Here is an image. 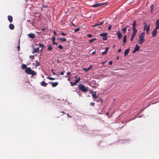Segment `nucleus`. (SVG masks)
Segmentation results:
<instances>
[{
	"label": "nucleus",
	"instance_id": "obj_18",
	"mask_svg": "<svg viewBox=\"0 0 159 159\" xmlns=\"http://www.w3.org/2000/svg\"><path fill=\"white\" fill-rule=\"evenodd\" d=\"M41 86L44 87H46L47 86L48 84L46 83L44 81H42L40 83Z\"/></svg>",
	"mask_w": 159,
	"mask_h": 159
},
{
	"label": "nucleus",
	"instance_id": "obj_33",
	"mask_svg": "<svg viewBox=\"0 0 159 159\" xmlns=\"http://www.w3.org/2000/svg\"><path fill=\"white\" fill-rule=\"evenodd\" d=\"M96 38H94V39H90L89 40V42L90 43H92L93 42V41H94V40H96Z\"/></svg>",
	"mask_w": 159,
	"mask_h": 159
},
{
	"label": "nucleus",
	"instance_id": "obj_14",
	"mask_svg": "<svg viewBox=\"0 0 159 159\" xmlns=\"http://www.w3.org/2000/svg\"><path fill=\"white\" fill-rule=\"evenodd\" d=\"M8 21L10 22L11 23L13 21V18L10 15H9L8 16Z\"/></svg>",
	"mask_w": 159,
	"mask_h": 159
},
{
	"label": "nucleus",
	"instance_id": "obj_22",
	"mask_svg": "<svg viewBox=\"0 0 159 159\" xmlns=\"http://www.w3.org/2000/svg\"><path fill=\"white\" fill-rule=\"evenodd\" d=\"M103 22H104L103 21H102V22H97L96 23V24L93 26V27H95L96 26H98V25H102L103 24Z\"/></svg>",
	"mask_w": 159,
	"mask_h": 159
},
{
	"label": "nucleus",
	"instance_id": "obj_52",
	"mask_svg": "<svg viewBox=\"0 0 159 159\" xmlns=\"http://www.w3.org/2000/svg\"><path fill=\"white\" fill-rule=\"evenodd\" d=\"M136 51H136V50L134 49L133 51V53H135L136 52Z\"/></svg>",
	"mask_w": 159,
	"mask_h": 159
},
{
	"label": "nucleus",
	"instance_id": "obj_11",
	"mask_svg": "<svg viewBox=\"0 0 159 159\" xmlns=\"http://www.w3.org/2000/svg\"><path fill=\"white\" fill-rule=\"evenodd\" d=\"M157 30L154 29L153 30L152 33V36L153 37H154L157 35Z\"/></svg>",
	"mask_w": 159,
	"mask_h": 159
},
{
	"label": "nucleus",
	"instance_id": "obj_64",
	"mask_svg": "<svg viewBox=\"0 0 159 159\" xmlns=\"http://www.w3.org/2000/svg\"><path fill=\"white\" fill-rule=\"evenodd\" d=\"M28 22H30V20H28Z\"/></svg>",
	"mask_w": 159,
	"mask_h": 159
},
{
	"label": "nucleus",
	"instance_id": "obj_2",
	"mask_svg": "<svg viewBox=\"0 0 159 159\" xmlns=\"http://www.w3.org/2000/svg\"><path fill=\"white\" fill-rule=\"evenodd\" d=\"M145 33L142 32L139 35V39L138 41V43L139 44H142L144 42L145 40Z\"/></svg>",
	"mask_w": 159,
	"mask_h": 159
},
{
	"label": "nucleus",
	"instance_id": "obj_25",
	"mask_svg": "<svg viewBox=\"0 0 159 159\" xmlns=\"http://www.w3.org/2000/svg\"><path fill=\"white\" fill-rule=\"evenodd\" d=\"M35 66L37 67L40 66V64L39 62L38 61V60L36 61L35 62Z\"/></svg>",
	"mask_w": 159,
	"mask_h": 159
},
{
	"label": "nucleus",
	"instance_id": "obj_39",
	"mask_svg": "<svg viewBox=\"0 0 159 159\" xmlns=\"http://www.w3.org/2000/svg\"><path fill=\"white\" fill-rule=\"evenodd\" d=\"M52 40L53 42L55 41V37L54 36H53L52 37Z\"/></svg>",
	"mask_w": 159,
	"mask_h": 159
},
{
	"label": "nucleus",
	"instance_id": "obj_16",
	"mask_svg": "<svg viewBox=\"0 0 159 159\" xmlns=\"http://www.w3.org/2000/svg\"><path fill=\"white\" fill-rule=\"evenodd\" d=\"M92 97L94 99H96L98 98V96L96 95V92H94V93L92 94Z\"/></svg>",
	"mask_w": 159,
	"mask_h": 159
},
{
	"label": "nucleus",
	"instance_id": "obj_30",
	"mask_svg": "<svg viewBox=\"0 0 159 159\" xmlns=\"http://www.w3.org/2000/svg\"><path fill=\"white\" fill-rule=\"evenodd\" d=\"M127 29V27H125L122 29L121 30L124 32V34H125L126 33Z\"/></svg>",
	"mask_w": 159,
	"mask_h": 159
},
{
	"label": "nucleus",
	"instance_id": "obj_23",
	"mask_svg": "<svg viewBox=\"0 0 159 159\" xmlns=\"http://www.w3.org/2000/svg\"><path fill=\"white\" fill-rule=\"evenodd\" d=\"M140 47L139 46L138 44H136L135 48V49L137 51H138L139 50Z\"/></svg>",
	"mask_w": 159,
	"mask_h": 159
},
{
	"label": "nucleus",
	"instance_id": "obj_62",
	"mask_svg": "<svg viewBox=\"0 0 159 159\" xmlns=\"http://www.w3.org/2000/svg\"><path fill=\"white\" fill-rule=\"evenodd\" d=\"M61 113H63V114H64L65 113V112L63 111H61Z\"/></svg>",
	"mask_w": 159,
	"mask_h": 159
},
{
	"label": "nucleus",
	"instance_id": "obj_41",
	"mask_svg": "<svg viewBox=\"0 0 159 159\" xmlns=\"http://www.w3.org/2000/svg\"><path fill=\"white\" fill-rule=\"evenodd\" d=\"M67 76H65L64 77H68V75H71L70 74V72H67Z\"/></svg>",
	"mask_w": 159,
	"mask_h": 159
},
{
	"label": "nucleus",
	"instance_id": "obj_61",
	"mask_svg": "<svg viewBox=\"0 0 159 159\" xmlns=\"http://www.w3.org/2000/svg\"><path fill=\"white\" fill-rule=\"evenodd\" d=\"M68 80L69 81L70 80V78H69L68 79Z\"/></svg>",
	"mask_w": 159,
	"mask_h": 159
},
{
	"label": "nucleus",
	"instance_id": "obj_6",
	"mask_svg": "<svg viewBox=\"0 0 159 159\" xmlns=\"http://www.w3.org/2000/svg\"><path fill=\"white\" fill-rule=\"evenodd\" d=\"M99 36L101 37H103L102 39L104 40H107V34L106 33L100 34Z\"/></svg>",
	"mask_w": 159,
	"mask_h": 159
},
{
	"label": "nucleus",
	"instance_id": "obj_27",
	"mask_svg": "<svg viewBox=\"0 0 159 159\" xmlns=\"http://www.w3.org/2000/svg\"><path fill=\"white\" fill-rule=\"evenodd\" d=\"M126 35H125L123 37V42H126Z\"/></svg>",
	"mask_w": 159,
	"mask_h": 159
},
{
	"label": "nucleus",
	"instance_id": "obj_4",
	"mask_svg": "<svg viewBox=\"0 0 159 159\" xmlns=\"http://www.w3.org/2000/svg\"><path fill=\"white\" fill-rule=\"evenodd\" d=\"M144 27L143 30H146L147 34H149L150 29L149 25H147L145 24V23H144Z\"/></svg>",
	"mask_w": 159,
	"mask_h": 159
},
{
	"label": "nucleus",
	"instance_id": "obj_7",
	"mask_svg": "<svg viewBox=\"0 0 159 159\" xmlns=\"http://www.w3.org/2000/svg\"><path fill=\"white\" fill-rule=\"evenodd\" d=\"M136 25V21L135 20H134L133 21V27L132 29V30L137 31V29L135 28Z\"/></svg>",
	"mask_w": 159,
	"mask_h": 159
},
{
	"label": "nucleus",
	"instance_id": "obj_1",
	"mask_svg": "<svg viewBox=\"0 0 159 159\" xmlns=\"http://www.w3.org/2000/svg\"><path fill=\"white\" fill-rule=\"evenodd\" d=\"M25 73L28 75H36V73L34 70H32L30 67L26 68L25 70Z\"/></svg>",
	"mask_w": 159,
	"mask_h": 159
},
{
	"label": "nucleus",
	"instance_id": "obj_28",
	"mask_svg": "<svg viewBox=\"0 0 159 159\" xmlns=\"http://www.w3.org/2000/svg\"><path fill=\"white\" fill-rule=\"evenodd\" d=\"M39 48H34V52L33 53L37 52L39 51Z\"/></svg>",
	"mask_w": 159,
	"mask_h": 159
},
{
	"label": "nucleus",
	"instance_id": "obj_32",
	"mask_svg": "<svg viewBox=\"0 0 159 159\" xmlns=\"http://www.w3.org/2000/svg\"><path fill=\"white\" fill-rule=\"evenodd\" d=\"M96 101L98 102H100L101 103H102L103 101V100L101 99L100 98H99L98 99H97L96 100Z\"/></svg>",
	"mask_w": 159,
	"mask_h": 159
},
{
	"label": "nucleus",
	"instance_id": "obj_46",
	"mask_svg": "<svg viewBox=\"0 0 159 159\" xmlns=\"http://www.w3.org/2000/svg\"><path fill=\"white\" fill-rule=\"evenodd\" d=\"M88 36L89 38H91L92 37V35L90 34H88Z\"/></svg>",
	"mask_w": 159,
	"mask_h": 159
},
{
	"label": "nucleus",
	"instance_id": "obj_24",
	"mask_svg": "<svg viewBox=\"0 0 159 159\" xmlns=\"http://www.w3.org/2000/svg\"><path fill=\"white\" fill-rule=\"evenodd\" d=\"M52 49V46L51 44H49L48 45V48L47 49V50L48 51H51Z\"/></svg>",
	"mask_w": 159,
	"mask_h": 159
},
{
	"label": "nucleus",
	"instance_id": "obj_36",
	"mask_svg": "<svg viewBox=\"0 0 159 159\" xmlns=\"http://www.w3.org/2000/svg\"><path fill=\"white\" fill-rule=\"evenodd\" d=\"M61 34L63 36L66 35L67 34L64 33L62 31L61 32Z\"/></svg>",
	"mask_w": 159,
	"mask_h": 159
},
{
	"label": "nucleus",
	"instance_id": "obj_37",
	"mask_svg": "<svg viewBox=\"0 0 159 159\" xmlns=\"http://www.w3.org/2000/svg\"><path fill=\"white\" fill-rule=\"evenodd\" d=\"M58 47L59 49H62L63 48V47L61 45H59Z\"/></svg>",
	"mask_w": 159,
	"mask_h": 159
},
{
	"label": "nucleus",
	"instance_id": "obj_54",
	"mask_svg": "<svg viewBox=\"0 0 159 159\" xmlns=\"http://www.w3.org/2000/svg\"><path fill=\"white\" fill-rule=\"evenodd\" d=\"M78 76L77 75H75V78L76 79L75 80H78Z\"/></svg>",
	"mask_w": 159,
	"mask_h": 159
},
{
	"label": "nucleus",
	"instance_id": "obj_47",
	"mask_svg": "<svg viewBox=\"0 0 159 159\" xmlns=\"http://www.w3.org/2000/svg\"><path fill=\"white\" fill-rule=\"evenodd\" d=\"M65 72V71H64L61 72V73H60V75H63V74H64V72Z\"/></svg>",
	"mask_w": 159,
	"mask_h": 159
},
{
	"label": "nucleus",
	"instance_id": "obj_20",
	"mask_svg": "<svg viewBox=\"0 0 159 159\" xmlns=\"http://www.w3.org/2000/svg\"><path fill=\"white\" fill-rule=\"evenodd\" d=\"M137 31L133 30V32L132 35L131 36V37L134 38L136 34Z\"/></svg>",
	"mask_w": 159,
	"mask_h": 159
},
{
	"label": "nucleus",
	"instance_id": "obj_40",
	"mask_svg": "<svg viewBox=\"0 0 159 159\" xmlns=\"http://www.w3.org/2000/svg\"><path fill=\"white\" fill-rule=\"evenodd\" d=\"M79 30H80L79 28H77V29H75V30H74L75 32H76L77 31H79Z\"/></svg>",
	"mask_w": 159,
	"mask_h": 159
},
{
	"label": "nucleus",
	"instance_id": "obj_5",
	"mask_svg": "<svg viewBox=\"0 0 159 159\" xmlns=\"http://www.w3.org/2000/svg\"><path fill=\"white\" fill-rule=\"evenodd\" d=\"M80 77H78V80H75V82H70V85L72 86H73L77 84L80 80Z\"/></svg>",
	"mask_w": 159,
	"mask_h": 159
},
{
	"label": "nucleus",
	"instance_id": "obj_29",
	"mask_svg": "<svg viewBox=\"0 0 159 159\" xmlns=\"http://www.w3.org/2000/svg\"><path fill=\"white\" fill-rule=\"evenodd\" d=\"M22 68L23 69H25L26 68H27V66L25 64H23L22 65Z\"/></svg>",
	"mask_w": 159,
	"mask_h": 159
},
{
	"label": "nucleus",
	"instance_id": "obj_17",
	"mask_svg": "<svg viewBox=\"0 0 159 159\" xmlns=\"http://www.w3.org/2000/svg\"><path fill=\"white\" fill-rule=\"evenodd\" d=\"M109 48L108 47H107L105 48V50L104 52H102V55H103L106 54L107 52H108V50H109Z\"/></svg>",
	"mask_w": 159,
	"mask_h": 159
},
{
	"label": "nucleus",
	"instance_id": "obj_26",
	"mask_svg": "<svg viewBox=\"0 0 159 159\" xmlns=\"http://www.w3.org/2000/svg\"><path fill=\"white\" fill-rule=\"evenodd\" d=\"M153 8H154V5L153 4H152L150 7V9H151L150 11H151V13H152Z\"/></svg>",
	"mask_w": 159,
	"mask_h": 159
},
{
	"label": "nucleus",
	"instance_id": "obj_35",
	"mask_svg": "<svg viewBox=\"0 0 159 159\" xmlns=\"http://www.w3.org/2000/svg\"><path fill=\"white\" fill-rule=\"evenodd\" d=\"M39 45L40 47H41L42 48L44 47V45L42 43H39Z\"/></svg>",
	"mask_w": 159,
	"mask_h": 159
},
{
	"label": "nucleus",
	"instance_id": "obj_34",
	"mask_svg": "<svg viewBox=\"0 0 159 159\" xmlns=\"http://www.w3.org/2000/svg\"><path fill=\"white\" fill-rule=\"evenodd\" d=\"M47 78V79H48L49 80H54L55 79V78H53L52 77H48Z\"/></svg>",
	"mask_w": 159,
	"mask_h": 159
},
{
	"label": "nucleus",
	"instance_id": "obj_59",
	"mask_svg": "<svg viewBox=\"0 0 159 159\" xmlns=\"http://www.w3.org/2000/svg\"><path fill=\"white\" fill-rule=\"evenodd\" d=\"M119 57L118 56H117V57H116V60H118V59H119Z\"/></svg>",
	"mask_w": 159,
	"mask_h": 159
},
{
	"label": "nucleus",
	"instance_id": "obj_21",
	"mask_svg": "<svg viewBox=\"0 0 159 159\" xmlns=\"http://www.w3.org/2000/svg\"><path fill=\"white\" fill-rule=\"evenodd\" d=\"M14 25L13 24H10L9 25V28L10 30H13L14 29Z\"/></svg>",
	"mask_w": 159,
	"mask_h": 159
},
{
	"label": "nucleus",
	"instance_id": "obj_60",
	"mask_svg": "<svg viewBox=\"0 0 159 159\" xmlns=\"http://www.w3.org/2000/svg\"><path fill=\"white\" fill-rule=\"evenodd\" d=\"M72 25L74 26H75V25H74L73 23H72Z\"/></svg>",
	"mask_w": 159,
	"mask_h": 159
},
{
	"label": "nucleus",
	"instance_id": "obj_45",
	"mask_svg": "<svg viewBox=\"0 0 159 159\" xmlns=\"http://www.w3.org/2000/svg\"><path fill=\"white\" fill-rule=\"evenodd\" d=\"M112 64V61H110L109 62V65H111Z\"/></svg>",
	"mask_w": 159,
	"mask_h": 159
},
{
	"label": "nucleus",
	"instance_id": "obj_19",
	"mask_svg": "<svg viewBox=\"0 0 159 159\" xmlns=\"http://www.w3.org/2000/svg\"><path fill=\"white\" fill-rule=\"evenodd\" d=\"M58 40L61 42H66V39L62 38H59L58 39Z\"/></svg>",
	"mask_w": 159,
	"mask_h": 159
},
{
	"label": "nucleus",
	"instance_id": "obj_56",
	"mask_svg": "<svg viewBox=\"0 0 159 159\" xmlns=\"http://www.w3.org/2000/svg\"><path fill=\"white\" fill-rule=\"evenodd\" d=\"M54 34L55 35H57L55 31L54 32Z\"/></svg>",
	"mask_w": 159,
	"mask_h": 159
},
{
	"label": "nucleus",
	"instance_id": "obj_51",
	"mask_svg": "<svg viewBox=\"0 0 159 159\" xmlns=\"http://www.w3.org/2000/svg\"><path fill=\"white\" fill-rule=\"evenodd\" d=\"M121 48H120V49H119L118 50V51H117V52H121Z\"/></svg>",
	"mask_w": 159,
	"mask_h": 159
},
{
	"label": "nucleus",
	"instance_id": "obj_42",
	"mask_svg": "<svg viewBox=\"0 0 159 159\" xmlns=\"http://www.w3.org/2000/svg\"><path fill=\"white\" fill-rule=\"evenodd\" d=\"M53 70H54L53 69H52L51 70V71L52 73L54 75H56V74H55V73L53 72Z\"/></svg>",
	"mask_w": 159,
	"mask_h": 159
},
{
	"label": "nucleus",
	"instance_id": "obj_48",
	"mask_svg": "<svg viewBox=\"0 0 159 159\" xmlns=\"http://www.w3.org/2000/svg\"><path fill=\"white\" fill-rule=\"evenodd\" d=\"M133 39H134V38L131 37L130 38V40L131 41V42L133 40Z\"/></svg>",
	"mask_w": 159,
	"mask_h": 159
},
{
	"label": "nucleus",
	"instance_id": "obj_63",
	"mask_svg": "<svg viewBox=\"0 0 159 159\" xmlns=\"http://www.w3.org/2000/svg\"><path fill=\"white\" fill-rule=\"evenodd\" d=\"M109 113H106V115L107 116H108V115Z\"/></svg>",
	"mask_w": 159,
	"mask_h": 159
},
{
	"label": "nucleus",
	"instance_id": "obj_44",
	"mask_svg": "<svg viewBox=\"0 0 159 159\" xmlns=\"http://www.w3.org/2000/svg\"><path fill=\"white\" fill-rule=\"evenodd\" d=\"M17 48L18 50V51H19L20 50V47L19 45H18L17 46Z\"/></svg>",
	"mask_w": 159,
	"mask_h": 159
},
{
	"label": "nucleus",
	"instance_id": "obj_15",
	"mask_svg": "<svg viewBox=\"0 0 159 159\" xmlns=\"http://www.w3.org/2000/svg\"><path fill=\"white\" fill-rule=\"evenodd\" d=\"M129 48L126 49L125 50V52H124V56H127L128 55V53H129Z\"/></svg>",
	"mask_w": 159,
	"mask_h": 159
},
{
	"label": "nucleus",
	"instance_id": "obj_43",
	"mask_svg": "<svg viewBox=\"0 0 159 159\" xmlns=\"http://www.w3.org/2000/svg\"><path fill=\"white\" fill-rule=\"evenodd\" d=\"M95 105V103L94 102H91L90 104V105L92 106H93Z\"/></svg>",
	"mask_w": 159,
	"mask_h": 159
},
{
	"label": "nucleus",
	"instance_id": "obj_38",
	"mask_svg": "<svg viewBox=\"0 0 159 159\" xmlns=\"http://www.w3.org/2000/svg\"><path fill=\"white\" fill-rule=\"evenodd\" d=\"M111 28V25H109V26H108V30H110Z\"/></svg>",
	"mask_w": 159,
	"mask_h": 159
},
{
	"label": "nucleus",
	"instance_id": "obj_31",
	"mask_svg": "<svg viewBox=\"0 0 159 159\" xmlns=\"http://www.w3.org/2000/svg\"><path fill=\"white\" fill-rule=\"evenodd\" d=\"M90 68L91 67H89L88 68H84L83 69L85 71L87 72L90 69Z\"/></svg>",
	"mask_w": 159,
	"mask_h": 159
},
{
	"label": "nucleus",
	"instance_id": "obj_10",
	"mask_svg": "<svg viewBox=\"0 0 159 159\" xmlns=\"http://www.w3.org/2000/svg\"><path fill=\"white\" fill-rule=\"evenodd\" d=\"M118 38L119 39H120L122 37V35L120 31H118L117 32Z\"/></svg>",
	"mask_w": 159,
	"mask_h": 159
},
{
	"label": "nucleus",
	"instance_id": "obj_50",
	"mask_svg": "<svg viewBox=\"0 0 159 159\" xmlns=\"http://www.w3.org/2000/svg\"><path fill=\"white\" fill-rule=\"evenodd\" d=\"M52 43H53V44H56V45H57V43H56V42H55V41L53 42H52Z\"/></svg>",
	"mask_w": 159,
	"mask_h": 159
},
{
	"label": "nucleus",
	"instance_id": "obj_55",
	"mask_svg": "<svg viewBox=\"0 0 159 159\" xmlns=\"http://www.w3.org/2000/svg\"><path fill=\"white\" fill-rule=\"evenodd\" d=\"M67 116L68 117H70L71 118V116H70L68 114H67Z\"/></svg>",
	"mask_w": 159,
	"mask_h": 159
},
{
	"label": "nucleus",
	"instance_id": "obj_9",
	"mask_svg": "<svg viewBox=\"0 0 159 159\" xmlns=\"http://www.w3.org/2000/svg\"><path fill=\"white\" fill-rule=\"evenodd\" d=\"M104 4V3H96V4L93 5V7H99V6H102V5H103Z\"/></svg>",
	"mask_w": 159,
	"mask_h": 159
},
{
	"label": "nucleus",
	"instance_id": "obj_49",
	"mask_svg": "<svg viewBox=\"0 0 159 159\" xmlns=\"http://www.w3.org/2000/svg\"><path fill=\"white\" fill-rule=\"evenodd\" d=\"M96 53V50H95V51L93 52L92 53V55H94V54L95 53Z\"/></svg>",
	"mask_w": 159,
	"mask_h": 159
},
{
	"label": "nucleus",
	"instance_id": "obj_58",
	"mask_svg": "<svg viewBox=\"0 0 159 159\" xmlns=\"http://www.w3.org/2000/svg\"><path fill=\"white\" fill-rule=\"evenodd\" d=\"M42 30L43 31H44L45 30V28H42Z\"/></svg>",
	"mask_w": 159,
	"mask_h": 159
},
{
	"label": "nucleus",
	"instance_id": "obj_53",
	"mask_svg": "<svg viewBox=\"0 0 159 159\" xmlns=\"http://www.w3.org/2000/svg\"><path fill=\"white\" fill-rule=\"evenodd\" d=\"M90 93L92 94H93L94 93V92H93L92 90H90Z\"/></svg>",
	"mask_w": 159,
	"mask_h": 159
},
{
	"label": "nucleus",
	"instance_id": "obj_12",
	"mask_svg": "<svg viewBox=\"0 0 159 159\" xmlns=\"http://www.w3.org/2000/svg\"><path fill=\"white\" fill-rule=\"evenodd\" d=\"M49 83H51L52 86L53 87H56L58 84V83L57 82H50Z\"/></svg>",
	"mask_w": 159,
	"mask_h": 159
},
{
	"label": "nucleus",
	"instance_id": "obj_13",
	"mask_svg": "<svg viewBox=\"0 0 159 159\" xmlns=\"http://www.w3.org/2000/svg\"><path fill=\"white\" fill-rule=\"evenodd\" d=\"M29 37L32 39H33L35 37V35L33 33H30L28 34Z\"/></svg>",
	"mask_w": 159,
	"mask_h": 159
},
{
	"label": "nucleus",
	"instance_id": "obj_8",
	"mask_svg": "<svg viewBox=\"0 0 159 159\" xmlns=\"http://www.w3.org/2000/svg\"><path fill=\"white\" fill-rule=\"evenodd\" d=\"M159 29V19H157L156 22V27L154 29L158 30Z\"/></svg>",
	"mask_w": 159,
	"mask_h": 159
},
{
	"label": "nucleus",
	"instance_id": "obj_57",
	"mask_svg": "<svg viewBox=\"0 0 159 159\" xmlns=\"http://www.w3.org/2000/svg\"><path fill=\"white\" fill-rule=\"evenodd\" d=\"M126 42H123V45L125 46V44Z\"/></svg>",
	"mask_w": 159,
	"mask_h": 159
},
{
	"label": "nucleus",
	"instance_id": "obj_3",
	"mask_svg": "<svg viewBox=\"0 0 159 159\" xmlns=\"http://www.w3.org/2000/svg\"><path fill=\"white\" fill-rule=\"evenodd\" d=\"M79 89L83 92H86L88 90L87 87H85L83 84H80L78 86Z\"/></svg>",
	"mask_w": 159,
	"mask_h": 159
}]
</instances>
